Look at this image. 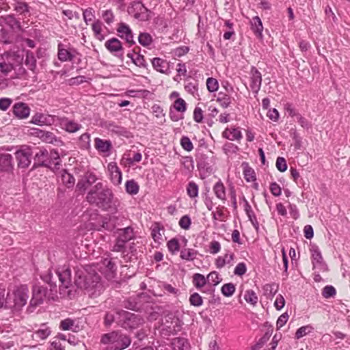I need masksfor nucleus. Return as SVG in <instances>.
I'll use <instances>...</instances> for the list:
<instances>
[{"mask_svg":"<svg viewBox=\"0 0 350 350\" xmlns=\"http://www.w3.org/2000/svg\"><path fill=\"white\" fill-rule=\"evenodd\" d=\"M117 312H108L106 313L104 319V323L106 326H110L114 321L117 322Z\"/></svg>","mask_w":350,"mask_h":350,"instance_id":"nucleus-57","label":"nucleus"},{"mask_svg":"<svg viewBox=\"0 0 350 350\" xmlns=\"http://www.w3.org/2000/svg\"><path fill=\"white\" fill-rule=\"evenodd\" d=\"M5 25L9 26L12 30L18 31L21 29V25L14 15H8L4 18Z\"/></svg>","mask_w":350,"mask_h":350,"instance_id":"nucleus-34","label":"nucleus"},{"mask_svg":"<svg viewBox=\"0 0 350 350\" xmlns=\"http://www.w3.org/2000/svg\"><path fill=\"white\" fill-rule=\"evenodd\" d=\"M102 18L105 22L110 25L114 21V14L111 10H107L103 12Z\"/></svg>","mask_w":350,"mask_h":350,"instance_id":"nucleus-62","label":"nucleus"},{"mask_svg":"<svg viewBox=\"0 0 350 350\" xmlns=\"http://www.w3.org/2000/svg\"><path fill=\"white\" fill-rule=\"evenodd\" d=\"M74 284L77 288L85 290L90 295H96L102 289L100 278L94 266L88 265L75 271Z\"/></svg>","mask_w":350,"mask_h":350,"instance_id":"nucleus-2","label":"nucleus"},{"mask_svg":"<svg viewBox=\"0 0 350 350\" xmlns=\"http://www.w3.org/2000/svg\"><path fill=\"white\" fill-rule=\"evenodd\" d=\"M94 141L95 148L99 152L106 153L111 148V143L108 140H103L100 138L96 137Z\"/></svg>","mask_w":350,"mask_h":350,"instance_id":"nucleus-30","label":"nucleus"},{"mask_svg":"<svg viewBox=\"0 0 350 350\" xmlns=\"http://www.w3.org/2000/svg\"><path fill=\"white\" fill-rule=\"evenodd\" d=\"M221 291L224 296L230 297L235 292V286L232 283L224 284L221 288Z\"/></svg>","mask_w":350,"mask_h":350,"instance_id":"nucleus-49","label":"nucleus"},{"mask_svg":"<svg viewBox=\"0 0 350 350\" xmlns=\"http://www.w3.org/2000/svg\"><path fill=\"white\" fill-rule=\"evenodd\" d=\"M13 113L19 119H25L29 116L30 108L26 103H16L13 106Z\"/></svg>","mask_w":350,"mask_h":350,"instance_id":"nucleus-18","label":"nucleus"},{"mask_svg":"<svg viewBox=\"0 0 350 350\" xmlns=\"http://www.w3.org/2000/svg\"><path fill=\"white\" fill-rule=\"evenodd\" d=\"M13 70V65L10 62L5 61L0 62V72L4 75L7 76Z\"/></svg>","mask_w":350,"mask_h":350,"instance_id":"nucleus-60","label":"nucleus"},{"mask_svg":"<svg viewBox=\"0 0 350 350\" xmlns=\"http://www.w3.org/2000/svg\"><path fill=\"white\" fill-rule=\"evenodd\" d=\"M336 294V291L335 288L331 285H327L323 288L322 295L326 299L333 297Z\"/></svg>","mask_w":350,"mask_h":350,"instance_id":"nucleus-54","label":"nucleus"},{"mask_svg":"<svg viewBox=\"0 0 350 350\" xmlns=\"http://www.w3.org/2000/svg\"><path fill=\"white\" fill-rule=\"evenodd\" d=\"M138 40L140 44H142L144 46H147L152 43V38L150 34H149L148 33H141L139 35Z\"/></svg>","mask_w":350,"mask_h":350,"instance_id":"nucleus-51","label":"nucleus"},{"mask_svg":"<svg viewBox=\"0 0 350 350\" xmlns=\"http://www.w3.org/2000/svg\"><path fill=\"white\" fill-rule=\"evenodd\" d=\"M197 256V251L193 249L185 248L180 251V258L183 260L191 261L193 260Z\"/></svg>","mask_w":350,"mask_h":350,"instance_id":"nucleus-38","label":"nucleus"},{"mask_svg":"<svg viewBox=\"0 0 350 350\" xmlns=\"http://www.w3.org/2000/svg\"><path fill=\"white\" fill-rule=\"evenodd\" d=\"M206 280L208 286L215 287L219 284V275L216 271H212L207 275Z\"/></svg>","mask_w":350,"mask_h":350,"instance_id":"nucleus-47","label":"nucleus"},{"mask_svg":"<svg viewBox=\"0 0 350 350\" xmlns=\"http://www.w3.org/2000/svg\"><path fill=\"white\" fill-rule=\"evenodd\" d=\"M122 221L124 219V217H119L116 215H111L109 218H105L103 221V228L109 231H112L117 228V224H116V221L117 220Z\"/></svg>","mask_w":350,"mask_h":350,"instance_id":"nucleus-29","label":"nucleus"},{"mask_svg":"<svg viewBox=\"0 0 350 350\" xmlns=\"http://www.w3.org/2000/svg\"><path fill=\"white\" fill-rule=\"evenodd\" d=\"M173 107L178 112L184 113L187 109V104L185 101L181 98H178L173 104Z\"/></svg>","mask_w":350,"mask_h":350,"instance_id":"nucleus-53","label":"nucleus"},{"mask_svg":"<svg viewBox=\"0 0 350 350\" xmlns=\"http://www.w3.org/2000/svg\"><path fill=\"white\" fill-rule=\"evenodd\" d=\"M40 138L46 143L53 144L54 142H61V141L57 139L55 135L51 132L40 131Z\"/></svg>","mask_w":350,"mask_h":350,"instance_id":"nucleus-45","label":"nucleus"},{"mask_svg":"<svg viewBox=\"0 0 350 350\" xmlns=\"http://www.w3.org/2000/svg\"><path fill=\"white\" fill-rule=\"evenodd\" d=\"M128 13L138 21H146L150 12L141 2L134 1L129 6Z\"/></svg>","mask_w":350,"mask_h":350,"instance_id":"nucleus-5","label":"nucleus"},{"mask_svg":"<svg viewBox=\"0 0 350 350\" xmlns=\"http://www.w3.org/2000/svg\"><path fill=\"white\" fill-rule=\"evenodd\" d=\"M128 57L131 58L132 62L139 67L146 68L147 66V64L146 62V60L144 59V55L136 53L135 55L129 53L127 55Z\"/></svg>","mask_w":350,"mask_h":350,"instance_id":"nucleus-40","label":"nucleus"},{"mask_svg":"<svg viewBox=\"0 0 350 350\" xmlns=\"http://www.w3.org/2000/svg\"><path fill=\"white\" fill-rule=\"evenodd\" d=\"M193 283L198 288H202L207 284L206 278L200 273H195L193 275Z\"/></svg>","mask_w":350,"mask_h":350,"instance_id":"nucleus-46","label":"nucleus"},{"mask_svg":"<svg viewBox=\"0 0 350 350\" xmlns=\"http://www.w3.org/2000/svg\"><path fill=\"white\" fill-rule=\"evenodd\" d=\"M25 64L27 68L33 70L36 67V59L33 53L31 51H27L25 54Z\"/></svg>","mask_w":350,"mask_h":350,"instance_id":"nucleus-41","label":"nucleus"},{"mask_svg":"<svg viewBox=\"0 0 350 350\" xmlns=\"http://www.w3.org/2000/svg\"><path fill=\"white\" fill-rule=\"evenodd\" d=\"M206 87L209 92H213L218 90L219 83L216 79L209 77L206 80Z\"/></svg>","mask_w":350,"mask_h":350,"instance_id":"nucleus-55","label":"nucleus"},{"mask_svg":"<svg viewBox=\"0 0 350 350\" xmlns=\"http://www.w3.org/2000/svg\"><path fill=\"white\" fill-rule=\"evenodd\" d=\"M311 258L314 268H319L321 270H327V265L323 261L321 252L317 245H312L310 248Z\"/></svg>","mask_w":350,"mask_h":350,"instance_id":"nucleus-12","label":"nucleus"},{"mask_svg":"<svg viewBox=\"0 0 350 350\" xmlns=\"http://www.w3.org/2000/svg\"><path fill=\"white\" fill-rule=\"evenodd\" d=\"M118 35L130 46L135 44L133 33L130 27L124 23H120L117 27Z\"/></svg>","mask_w":350,"mask_h":350,"instance_id":"nucleus-11","label":"nucleus"},{"mask_svg":"<svg viewBox=\"0 0 350 350\" xmlns=\"http://www.w3.org/2000/svg\"><path fill=\"white\" fill-rule=\"evenodd\" d=\"M100 271L108 279H113L116 273V265L112 262L111 258H106L98 264Z\"/></svg>","mask_w":350,"mask_h":350,"instance_id":"nucleus-8","label":"nucleus"},{"mask_svg":"<svg viewBox=\"0 0 350 350\" xmlns=\"http://www.w3.org/2000/svg\"><path fill=\"white\" fill-rule=\"evenodd\" d=\"M35 160L40 165L52 168L51 162L49 159V152L45 149H40L35 154Z\"/></svg>","mask_w":350,"mask_h":350,"instance_id":"nucleus-25","label":"nucleus"},{"mask_svg":"<svg viewBox=\"0 0 350 350\" xmlns=\"http://www.w3.org/2000/svg\"><path fill=\"white\" fill-rule=\"evenodd\" d=\"M117 233L118 238L125 243L128 242L134 237L133 229L130 226L118 228Z\"/></svg>","mask_w":350,"mask_h":350,"instance_id":"nucleus-28","label":"nucleus"},{"mask_svg":"<svg viewBox=\"0 0 350 350\" xmlns=\"http://www.w3.org/2000/svg\"><path fill=\"white\" fill-rule=\"evenodd\" d=\"M187 193L190 198H196L198 195V186L194 182H189L187 187Z\"/></svg>","mask_w":350,"mask_h":350,"instance_id":"nucleus-52","label":"nucleus"},{"mask_svg":"<svg viewBox=\"0 0 350 350\" xmlns=\"http://www.w3.org/2000/svg\"><path fill=\"white\" fill-rule=\"evenodd\" d=\"M8 296L7 309L19 311L27 304L29 299V289L26 285H21L15 287L11 292H8Z\"/></svg>","mask_w":350,"mask_h":350,"instance_id":"nucleus-3","label":"nucleus"},{"mask_svg":"<svg viewBox=\"0 0 350 350\" xmlns=\"http://www.w3.org/2000/svg\"><path fill=\"white\" fill-rule=\"evenodd\" d=\"M12 170V156L8 153L0 154V170L5 172H10Z\"/></svg>","mask_w":350,"mask_h":350,"instance_id":"nucleus-20","label":"nucleus"},{"mask_svg":"<svg viewBox=\"0 0 350 350\" xmlns=\"http://www.w3.org/2000/svg\"><path fill=\"white\" fill-rule=\"evenodd\" d=\"M110 179L114 185H119L122 183V176L119 167L116 162H110L107 165Z\"/></svg>","mask_w":350,"mask_h":350,"instance_id":"nucleus-15","label":"nucleus"},{"mask_svg":"<svg viewBox=\"0 0 350 350\" xmlns=\"http://www.w3.org/2000/svg\"><path fill=\"white\" fill-rule=\"evenodd\" d=\"M49 159L51 162L52 170H55L59 168L60 165V159L59 152L56 150H51L50 153H49Z\"/></svg>","mask_w":350,"mask_h":350,"instance_id":"nucleus-39","label":"nucleus"},{"mask_svg":"<svg viewBox=\"0 0 350 350\" xmlns=\"http://www.w3.org/2000/svg\"><path fill=\"white\" fill-rule=\"evenodd\" d=\"M222 135L230 140L239 139L242 137L241 131L235 128L226 129Z\"/></svg>","mask_w":350,"mask_h":350,"instance_id":"nucleus-31","label":"nucleus"},{"mask_svg":"<svg viewBox=\"0 0 350 350\" xmlns=\"http://www.w3.org/2000/svg\"><path fill=\"white\" fill-rule=\"evenodd\" d=\"M118 332H112L105 334L102 336L101 342L105 345H109V347H113L118 336Z\"/></svg>","mask_w":350,"mask_h":350,"instance_id":"nucleus-36","label":"nucleus"},{"mask_svg":"<svg viewBox=\"0 0 350 350\" xmlns=\"http://www.w3.org/2000/svg\"><path fill=\"white\" fill-rule=\"evenodd\" d=\"M46 296V288L40 286H34L32 290V298L30 301L31 305H38L43 301Z\"/></svg>","mask_w":350,"mask_h":350,"instance_id":"nucleus-19","label":"nucleus"},{"mask_svg":"<svg viewBox=\"0 0 350 350\" xmlns=\"http://www.w3.org/2000/svg\"><path fill=\"white\" fill-rule=\"evenodd\" d=\"M51 334V327L46 323H42L40 325L32 334V338L36 340H45Z\"/></svg>","mask_w":350,"mask_h":350,"instance_id":"nucleus-21","label":"nucleus"},{"mask_svg":"<svg viewBox=\"0 0 350 350\" xmlns=\"http://www.w3.org/2000/svg\"><path fill=\"white\" fill-rule=\"evenodd\" d=\"M92 29L96 37L100 40H102L103 39V36L102 34L103 23L100 21L97 20L92 25Z\"/></svg>","mask_w":350,"mask_h":350,"instance_id":"nucleus-48","label":"nucleus"},{"mask_svg":"<svg viewBox=\"0 0 350 350\" xmlns=\"http://www.w3.org/2000/svg\"><path fill=\"white\" fill-rule=\"evenodd\" d=\"M269 334L267 332L265 333V334L261 337L254 345L252 347L251 350H260L269 340Z\"/></svg>","mask_w":350,"mask_h":350,"instance_id":"nucleus-58","label":"nucleus"},{"mask_svg":"<svg viewBox=\"0 0 350 350\" xmlns=\"http://www.w3.org/2000/svg\"><path fill=\"white\" fill-rule=\"evenodd\" d=\"M15 154L18 167L27 168L29 167L32 156V152L29 147L25 146L21 148L16 152Z\"/></svg>","mask_w":350,"mask_h":350,"instance_id":"nucleus-7","label":"nucleus"},{"mask_svg":"<svg viewBox=\"0 0 350 350\" xmlns=\"http://www.w3.org/2000/svg\"><path fill=\"white\" fill-rule=\"evenodd\" d=\"M87 202L99 208L107 211H116L118 201L114 199L112 190L103 183H97L88 192Z\"/></svg>","mask_w":350,"mask_h":350,"instance_id":"nucleus-1","label":"nucleus"},{"mask_svg":"<svg viewBox=\"0 0 350 350\" xmlns=\"http://www.w3.org/2000/svg\"><path fill=\"white\" fill-rule=\"evenodd\" d=\"M105 46L108 51L118 57L123 55L122 45L118 38H113L108 40L105 42Z\"/></svg>","mask_w":350,"mask_h":350,"instance_id":"nucleus-16","label":"nucleus"},{"mask_svg":"<svg viewBox=\"0 0 350 350\" xmlns=\"http://www.w3.org/2000/svg\"><path fill=\"white\" fill-rule=\"evenodd\" d=\"M167 248L172 254H175L180 250V245L178 241L176 239H172L170 240L167 243Z\"/></svg>","mask_w":350,"mask_h":350,"instance_id":"nucleus-59","label":"nucleus"},{"mask_svg":"<svg viewBox=\"0 0 350 350\" xmlns=\"http://www.w3.org/2000/svg\"><path fill=\"white\" fill-rule=\"evenodd\" d=\"M161 231H163V228H161L159 224L155 223L152 225L151 228V235L156 243H160L161 241L163 239Z\"/></svg>","mask_w":350,"mask_h":350,"instance_id":"nucleus-35","label":"nucleus"},{"mask_svg":"<svg viewBox=\"0 0 350 350\" xmlns=\"http://www.w3.org/2000/svg\"><path fill=\"white\" fill-rule=\"evenodd\" d=\"M60 180L67 187L70 188L75 184V178L66 170H63L60 172Z\"/></svg>","mask_w":350,"mask_h":350,"instance_id":"nucleus-32","label":"nucleus"},{"mask_svg":"<svg viewBox=\"0 0 350 350\" xmlns=\"http://www.w3.org/2000/svg\"><path fill=\"white\" fill-rule=\"evenodd\" d=\"M279 286L275 283L267 284L263 286L265 295L267 297H273L278 291Z\"/></svg>","mask_w":350,"mask_h":350,"instance_id":"nucleus-42","label":"nucleus"},{"mask_svg":"<svg viewBox=\"0 0 350 350\" xmlns=\"http://www.w3.org/2000/svg\"><path fill=\"white\" fill-rule=\"evenodd\" d=\"M245 301L253 306H255L258 301L256 293L253 290H247L244 295Z\"/></svg>","mask_w":350,"mask_h":350,"instance_id":"nucleus-44","label":"nucleus"},{"mask_svg":"<svg viewBox=\"0 0 350 350\" xmlns=\"http://www.w3.org/2000/svg\"><path fill=\"white\" fill-rule=\"evenodd\" d=\"M75 321L70 319H66L61 321L59 327L62 330H73Z\"/></svg>","mask_w":350,"mask_h":350,"instance_id":"nucleus-64","label":"nucleus"},{"mask_svg":"<svg viewBox=\"0 0 350 350\" xmlns=\"http://www.w3.org/2000/svg\"><path fill=\"white\" fill-rule=\"evenodd\" d=\"M189 302L191 305L193 306H200L202 304V297L197 293H194L191 295L189 297Z\"/></svg>","mask_w":350,"mask_h":350,"instance_id":"nucleus-63","label":"nucleus"},{"mask_svg":"<svg viewBox=\"0 0 350 350\" xmlns=\"http://www.w3.org/2000/svg\"><path fill=\"white\" fill-rule=\"evenodd\" d=\"M56 273L60 282L59 288L61 291L68 289L74 284L71 275V270L68 267L64 266L58 268Z\"/></svg>","mask_w":350,"mask_h":350,"instance_id":"nucleus-6","label":"nucleus"},{"mask_svg":"<svg viewBox=\"0 0 350 350\" xmlns=\"http://www.w3.org/2000/svg\"><path fill=\"white\" fill-rule=\"evenodd\" d=\"M244 178L247 182L254 181L256 180V175L254 170L247 165L243 170Z\"/></svg>","mask_w":350,"mask_h":350,"instance_id":"nucleus-56","label":"nucleus"},{"mask_svg":"<svg viewBox=\"0 0 350 350\" xmlns=\"http://www.w3.org/2000/svg\"><path fill=\"white\" fill-rule=\"evenodd\" d=\"M98 178L96 174L92 172H87L83 177L79 180L77 184V188L81 191H85L90 186L95 183Z\"/></svg>","mask_w":350,"mask_h":350,"instance_id":"nucleus-13","label":"nucleus"},{"mask_svg":"<svg viewBox=\"0 0 350 350\" xmlns=\"http://www.w3.org/2000/svg\"><path fill=\"white\" fill-rule=\"evenodd\" d=\"M172 346L174 350H189V345L187 339L176 338L173 340Z\"/></svg>","mask_w":350,"mask_h":350,"instance_id":"nucleus-33","label":"nucleus"},{"mask_svg":"<svg viewBox=\"0 0 350 350\" xmlns=\"http://www.w3.org/2000/svg\"><path fill=\"white\" fill-rule=\"evenodd\" d=\"M57 118L49 114L36 113L31 117V122L39 126H51L57 122Z\"/></svg>","mask_w":350,"mask_h":350,"instance_id":"nucleus-10","label":"nucleus"},{"mask_svg":"<svg viewBox=\"0 0 350 350\" xmlns=\"http://www.w3.org/2000/svg\"><path fill=\"white\" fill-rule=\"evenodd\" d=\"M313 329L314 328L310 325L302 326L296 331L295 337L299 339L312 332Z\"/></svg>","mask_w":350,"mask_h":350,"instance_id":"nucleus-50","label":"nucleus"},{"mask_svg":"<svg viewBox=\"0 0 350 350\" xmlns=\"http://www.w3.org/2000/svg\"><path fill=\"white\" fill-rule=\"evenodd\" d=\"M219 98L216 100H211L207 103L208 113H207V124L209 126H211L214 123L213 118H215L218 113L217 103Z\"/></svg>","mask_w":350,"mask_h":350,"instance_id":"nucleus-24","label":"nucleus"},{"mask_svg":"<svg viewBox=\"0 0 350 350\" xmlns=\"http://www.w3.org/2000/svg\"><path fill=\"white\" fill-rule=\"evenodd\" d=\"M14 10L20 14L25 15L29 12V6L26 2L16 1L14 3Z\"/></svg>","mask_w":350,"mask_h":350,"instance_id":"nucleus-43","label":"nucleus"},{"mask_svg":"<svg viewBox=\"0 0 350 350\" xmlns=\"http://www.w3.org/2000/svg\"><path fill=\"white\" fill-rule=\"evenodd\" d=\"M262 81L260 72L255 66H252L250 72V87L254 96H256L260 90Z\"/></svg>","mask_w":350,"mask_h":350,"instance_id":"nucleus-9","label":"nucleus"},{"mask_svg":"<svg viewBox=\"0 0 350 350\" xmlns=\"http://www.w3.org/2000/svg\"><path fill=\"white\" fill-rule=\"evenodd\" d=\"M117 323L126 329H135L142 326L145 320L139 314L125 310H118L117 312Z\"/></svg>","mask_w":350,"mask_h":350,"instance_id":"nucleus-4","label":"nucleus"},{"mask_svg":"<svg viewBox=\"0 0 350 350\" xmlns=\"http://www.w3.org/2000/svg\"><path fill=\"white\" fill-rule=\"evenodd\" d=\"M118 338L115 341L113 347H109V350H122L131 344V338L129 336L118 332Z\"/></svg>","mask_w":350,"mask_h":350,"instance_id":"nucleus-22","label":"nucleus"},{"mask_svg":"<svg viewBox=\"0 0 350 350\" xmlns=\"http://www.w3.org/2000/svg\"><path fill=\"white\" fill-rule=\"evenodd\" d=\"M105 127L109 132L118 135L125 137H129L130 136V132L126 128L118 125L113 122H107Z\"/></svg>","mask_w":350,"mask_h":350,"instance_id":"nucleus-23","label":"nucleus"},{"mask_svg":"<svg viewBox=\"0 0 350 350\" xmlns=\"http://www.w3.org/2000/svg\"><path fill=\"white\" fill-rule=\"evenodd\" d=\"M8 301V296L5 287L0 286V308H7Z\"/></svg>","mask_w":350,"mask_h":350,"instance_id":"nucleus-61","label":"nucleus"},{"mask_svg":"<svg viewBox=\"0 0 350 350\" xmlns=\"http://www.w3.org/2000/svg\"><path fill=\"white\" fill-rule=\"evenodd\" d=\"M73 52H75V51L72 49L67 47L66 44L62 43L58 44L57 56L61 62L72 61L75 57Z\"/></svg>","mask_w":350,"mask_h":350,"instance_id":"nucleus-17","label":"nucleus"},{"mask_svg":"<svg viewBox=\"0 0 350 350\" xmlns=\"http://www.w3.org/2000/svg\"><path fill=\"white\" fill-rule=\"evenodd\" d=\"M57 122L59 123L62 129L68 133H75L81 129V125L77 122L69 120L66 117L57 118Z\"/></svg>","mask_w":350,"mask_h":350,"instance_id":"nucleus-14","label":"nucleus"},{"mask_svg":"<svg viewBox=\"0 0 350 350\" xmlns=\"http://www.w3.org/2000/svg\"><path fill=\"white\" fill-rule=\"evenodd\" d=\"M251 29L255 36L260 38H262L263 25L260 18L256 16H254L250 21Z\"/></svg>","mask_w":350,"mask_h":350,"instance_id":"nucleus-27","label":"nucleus"},{"mask_svg":"<svg viewBox=\"0 0 350 350\" xmlns=\"http://www.w3.org/2000/svg\"><path fill=\"white\" fill-rule=\"evenodd\" d=\"M125 189L129 194L135 195L139 192V186L135 180L131 179L126 182Z\"/></svg>","mask_w":350,"mask_h":350,"instance_id":"nucleus-37","label":"nucleus"},{"mask_svg":"<svg viewBox=\"0 0 350 350\" xmlns=\"http://www.w3.org/2000/svg\"><path fill=\"white\" fill-rule=\"evenodd\" d=\"M153 68L161 73L167 74L170 72V63L159 57H154L152 59Z\"/></svg>","mask_w":350,"mask_h":350,"instance_id":"nucleus-26","label":"nucleus"}]
</instances>
